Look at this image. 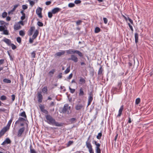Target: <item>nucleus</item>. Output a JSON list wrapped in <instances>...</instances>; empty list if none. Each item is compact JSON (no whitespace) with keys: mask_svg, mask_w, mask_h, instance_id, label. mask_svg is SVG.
<instances>
[{"mask_svg":"<svg viewBox=\"0 0 153 153\" xmlns=\"http://www.w3.org/2000/svg\"><path fill=\"white\" fill-rule=\"evenodd\" d=\"M111 91L114 93L115 92H118L119 91L117 88L113 87L111 90Z\"/></svg>","mask_w":153,"mask_h":153,"instance_id":"7c9ffc66","label":"nucleus"},{"mask_svg":"<svg viewBox=\"0 0 153 153\" xmlns=\"http://www.w3.org/2000/svg\"><path fill=\"white\" fill-rule=\"evenodd\" d=\"M82 22V21L81 20H79L76 22V25L78 26L81 25V23Z\"/></svg>","mask_w":153,"mask_h":153,"instance_id":"c03bdc74","label":"nucleus"},{"mask_svg":"<svg viewBox=\"0 0 153 153\" xmlns=\"http://www.w3.org/2000/svg\"><path fill=\"white\" fill-rule=\"evenodd\" d=\"M93 94L91 92H90L89 94V97L88 99V101L92 102L93 100Z\"/></svg>","mask_w":153,"mask_h":153,"instance_id":"a211bd4d","label":"nucleus"},{"mask_svg":"<svg viewBox=\"0 0 153 153\" xmlns=\"http://www.w3.org/2000/svg\"><path fill=\"white\" fill-rule=\"evenodd\" d=\"M37 25L39 27H42L43 26V24L42 22H37Z\"/></svg>","mask_w":153,"mask_h":153,"instance_id":"49530a36","label":"nucleus"},{"mask_svg":"<svg viewBox=\"0 0 153 153\" xmlns=\"http://www.w3.org/2000/svg\"><path fill=\"white\" fill-rule=\"evenodd\" d=\"M25 14H23L22 16L21 17V19L22 20H23L25 19Z\"/></svg>","mask_w":153,"mask_h":153,"instance_id":"0e129e2a","label":"nucleus"},{"mask_svg":"<svg viewBox=\"0 0 153 153\" xmlns=\"http://www.w3.org/2000/svg\"><path fill=\"white\" fill-rule=\"evenodd\" d=\"M38 34L39 32L37 30H36L35 31L33 35L32 38H33V39H35L37 37L38 35Z\"/></svg>","mask_w":153,"mask_h":153,"instance_id":"aec40b11","label":"nucleus"},{"mask_svg":"<svg viewBox=\"0 0 153 153\" xmlns=\"http://www.w3.org/2000/svg\"><path fill=\"white\" fill-rule=\"evenodd\" d=\"M3 41L5 42L9 46L10 45V44H11V41L10 39L7 38H4L3 39Z\"/></svg>","mask_w":153,"mask_h":153,"instance_id":"ddd939ff","label":"nucleus"},{"mask_svg":"<svg viewBox=\"0 0 153 153\" xmlns=\"http://www.w3.org/2000/svg\"><path fill=\"white\" fill-rule=\"evenodd\" d=\"M42 112L45 114H47V115H48V111L46 109H45L43 111H42Z\"/></svg>","mask_w":153,"mask_h":153,"instance_id":"680f3d73","label":"nucleus"},{"mask_svg":"<svg viewBox=\"0 0 153 153\" xmlns=\"http://www.w3.org/2000/svg\"><path fill=\"white\" fill-rule=\"evenodd\" d=\"M37 97L39 102L41 103L42 102L43 97L41 92H38L37 94Z\"/></svg>","mask_w":153,"mask_h":153,"instance_id":"423d86ee","label":"nucleus"},{"mask_svg":"<svg viewBox=\"0 0 153 153\" xmlns=\"http://www.w3.org/2000/svg\"><path fill=\"white\" fill-rule=\"evenodd\" d=\"M30 5L32 7L34 4L35 2L34 1H32L29 2Z\"/></svg>","mask_w":153,"mask_h":153,"instance_id":"6e6d98bb","label":"nucleus"},{"mask_svg":"<svg viewBox=\"0 0 153 153\" xmlns=\"http://www.w3.org/2000/svg\"><path fill=\"white\" fill-rule=\"evenodd\" d=\"M91 136L88 137L87 141L86 142V146L87 148L88 149L90 153H94L93 150L92 146L91 143V140H90Z\"/></svg>","mask_w":153,"mask_h":153,"instance_id":"f03ea898","label":"nucleus"},{"mask_svg":"<svg viewBox=\"0 0 153 153\" xmlns=\"http://www.w3.org/2000/svg\"><path fill=\"white\" fill-rule=\"evenodd\" d=\"M45 117L47 120L46 122L49 124L59 127L62 126V123H59L56 122L55 119L50 115H47Z\"/></svg>","mask_w":153,"mask_h":153,"instance_id":"f257e3e1","label":"nucleus"},{"mask_svg":"<svg viewBox=\"0 0 153 153\" xmlns=\"http://www.w3.org/2000/svg\"><path fill=\"white\" fill-rule=\"evenodd\" d=\"M73 143V141H69L68 142V144H67L68 146H70Z\"/></svg>","mask_w":153,"mask_h":153,"instance_id":"5fc2aeb1","label":"nucleus"},{"mask_svg":"<svg viewBox=\"0 0 153 153\" xmlns=\"http://www.w3.org/2000/svg\"><path fill=\"white\" fill-rule=\"evenodd\" d=\"M78 58H69L68 60H72L75 62H76L78 61Z\"/></svg>","mask_w":153,"mask_h":153,"instance_id":"c9c22d12","label":"nucleus"},{"mask_svg":"<svg viewBox=\"0 0 153 153\" xmlns=\"http://www.w3.org/2000/svg\"><path fill=\"white\" fill-rule=\"evenodd\" d=\"M3 81L4 82L7 83H10L11 82V81L10 80L7 79H3Z\"/></svg>","mask_w":153,"mask_h":153,"instance_id":"cd10ccee","label":"nucleus"},{"mask_svg":"<svg viewBox=\"0 0 153 153\" xmlns=\"http://www.w3.org/2000/svg\"><path fill=\"white\" fill-rule=\"evenodd\" d=\"M135 42L137 43L138 42V34L137 33H135L134 34Z\"/></svg>","mask_w":153,"mask_h":153,"instance_id":"5701e85b","label":"nucleus"},{"mask_svg":"<svg viewBox=\"0 0 153 153\" xmlns=\"http://www.w3.org/2000/svg\"><path fill=\"white\" fill-rule=\"evenodd\" d=\"M7 15V13L6 12H4L2 13V17L3 18H5Z\"/></svg>","mask_w":153,"mask_h":153,"instance_id":"de8ad7c7","label":"nucleus"},{"mask_svg":"<svg viewBox=\"0 0 153 153\" xmlns=\"http://www.w3.org/2000/svg\"><path fill=\"white\" fill-rule=\"evenodd\" d=\"M19 116L23 117L26 118H27V116L25 112L24 111H23V112H22L20 114H19Z\"/></svg>","mask_w":153,"mask_h":153,"instance_id":"a878e982","label":"nucleus"},{"mask_svg":"<svg viewBox=\"0 0 153 153\" xmlns=\"http://www.w3.org/2000/svg\"><path fill=\"white\" fill-rule=\"evenodd\" d=\"M102 136V133L101 132L99 133L97 136V138L98 139H100Z\"/></svg>","mask_w":153,"mask_h":153,"instance_id":"72a5a7b5","label":"nucleus"},{"mask_svg":"<svg viewBox=\"0 0 153 153\" xmlns=\"http://www.w3.org/2000/svg\"><path fill=\"white\" fill-rule=\"evenodd\" d=\"M70 109L71 106H69L68 104H67L64 105L62 111L64 113H65L66 112H68V113L69 112V110H70Z\"/></svg>","mask_w":153,"mask_h":153,"instance_id":"20e7f679","label":"nucleus"},{"mask_svg":"<svg viewBox=\"0 0 153 153\" xmlns=\"http://www.w3.org/2000/svg\"><path fill=\"white\" fill-rule=\"evenodd\" d=\"M5 27H6V26L4 25H0V31H2L5 30Z\"/></svg>","mask_w":153,"mask_h":153,"instance_id":"2f4dec72","label":"nucleus"},{"mask_svg":"<svg viewBox=\"0 0 153 153\" xmlns=\"http://www.w3.org/2000/svg\"><path fill=\"white\" fill-rule=\"evenodd\" d=\"M124 109V106L123 105H122L118 111V113L117 116V117H120L121 115L122 114V112L123 110Z\"/></svg>","mask_w":153,"mask_h":153,"instance_id":"9d476101","label":"nucleus"},{"mask_svg":"<svg viewBox=\"0 0 153 153\" xmlns=\"http://www.w3.org/2000/svg\"><path fill=\"white\" fill-rule=\"evenodd\" d=\"M42 8L40 7H38L36 10V14L38 15V16L40 18L42 17Z\"/></svg>","mask_w":153,"mask_h":153,"instance_id":"39448f33","label":"nucleus"},{"mask_svg":"<svg viewBox=\"0 0 153 153\" xmlns=\"http://www.w3.org/2000/svg\"><path fill=\"white\" fill-rule=\"evenodd\" d=\"M16 40H17V41L18 43H20L21 41V38L20 37H17L16 39Z\"/></svg>","mask_w":153,"mask_h":153,"instance_id":"864d4df0","label":"nucleus"},{"mask_svg":"<svg viewBox=\"0 0 153 153\" xmlns=\"http://www.w3.org/2000/svg\"><path fill=\"white\" fill-rule=\"evenodd\" d=\"M74 5L75 4H74L71 3H69L68 4V7H73L74 6Z\"/></svg>","mask_w":153,"mask_h":153,"instance_id":"09e8293b","label":"nucleus"},{"mask_svg":"<svg viewBox=\"0 0 153 153\" xmlns=\"http://www.w3.org/2000/svg\"><path fill=\"white\" fill-rule=\"evenodd\" d=\"M69 89L70 90V92L71 93L73 94L75 91V89H72L70 87H69Z\"/></svg>","mask_w":153,"mask_h":153,"instance_id":"ea45409f","label":"nucleus"},{"mask_svg":"<svg viewBox=\"0 0 153 153\" xmlns=\"http://www.w3.org/2000/svg\"><path fill=\"white\" fill-rule=\"evenodd\" d=\"M30 153H37L34 149H32V146L31 145L30 146Z\"/></svg>","mask_w":153,"mask_h":153,"instance_id":"bb28decb","label":"nucleus"},{"mask_svg":"<svg viewBox=\"0 0 153 153\" xmlns=\"http://www.w3.org/2000/svg\"><path fill=\"white\" fill-rule=\"evenodd\" d=\"M52 11L51 12H49L48 13V16L49 18H51L52 16Z\"/></svg>","mask_w":153,"mask_h":153,"instance_id":"37998d69","label":"nucleus"},{"mask_svg":"<svg viewBox=\"0 0 153 153\" xmlns=\"http://www.w3.org/2000/svg\"><path fill=\"white\" fill-rule=\"evenodd\" d=\"M39 108L40 109V110L42 112L43 111V110H44L45 109V106H44V105H42L41 104L40 105H39Z\"/></svg>","mask_w":153,"mask_h":153,"instance_id":"c85d7f7f","label":"nucleus"},{"mask_svg":"<svg viewBox=\"0 0 153 153\" xmlns=\"http://www.w3.org/2000/svg\"><path fill=\"white\" fill-rule=\"evenodd\" d=\"M4 141L6 144H9L11 143L10 140L8 138H7Z\"/></svg>","mask_w":153,"mask_h":153,"instance_id":"a19ab883","label":"nucleus"},{"mask_svg":"<svg viewBox=\"0 0 153 153\" xmlns=\"http://www.w3.org/2000/svg\"><path fill=\"white\" fill-rule=\"evenodd\" d=\"M96 146V153H101V150L100 149V144L98 143L96 141L94 140L93 142Z\"/></svg>","mask_w":153,"mask_h":153,"instance_id":"7ed1b4c3","label":"nucleus"},{"mask_svg":"<svg viewBox=\"0 0 153 153\" xmlns=\"http://www.w3.org/2000/svg\"><path fill=\"white\" fill-rule=\"evenodd\" d=\"M81 1L80 0H76L74 1V3L75 4H77L81 3Z\"/></svg>","mask_w":153,"mask_h":153,"instance_id":"603ef678","label":"nucleus"},{"mask_svg":"<svg viewBox=\"0 0 153 153\" xmlns=\"http://www.w3.org/2000/svg\"><path fill=\"white\" fill-rule=\"evenodd\" d=\"M34 39H33V38H30L29 40L30 43H32L33 42V40Z\"/></svg>","mask_w":153,"mask_h":153,"instance_id":"69168bd1","label":"nucleus"},{"mask_svg":"<svg viewBox=\"0 0 153 153\" xmlns=\"http://www.w3.org/2000/svg\"><path fill=\"white\" fill-rule=\"evenodd\" d=\"M128 26L129 27L130 29H131V30L132 31H133V27H132V25H131L129 23H128Z\"/></svg>","mask_w":153,"mask_h":153,"instance_id":"13d9d810","label":"nucleus"},{"mask_svg":"<svg viewBox=\"0 0 153 153\" xmlns=\"http://www.w3.org/2000/svg\"><path fill=\"white\" fill-rule=\"evenodd\" d=\"M10 46H11L13 50H14L16 48V46L13 44L11 43V44H10Z\"/></svg>","mask_w":153,"mask_h":153,"instance_id":"8fccbe9b","label":"nucleus"},{"mask_svg":"<svg viewBox=\"0 0 153 153\" xmlns=\"http://www.w3.org/2000/svg\"><path fill=\"white\" fill-rule=\"evenodd\" d=\"M100 31V29L98 27H96L95 30V32L96 33H99Z\"/></svg>","mask_w":153,"mask_h":153,"instance_id":"e433bc0d","label":"nucleus"},{"mask_svg":"<svg viewBox=\"0 0 153 153\" xmlns=\"http://www.w3.org/2000/svg\"><path fill=\"white\" fill-rule=\"evenodd\" d=\"M35 51H33L31 53V56L32 57H35Z\"/></svg>","mask_w":153,"mask_h":153,"instance_id":"bf43d9fd","label":"nucleus"},{"mask_svg":"<svg viewBox=\"0 0 153 153\" xmlns=\"http://www.w3.org/2000/svg\"><path fill=\"white\" fill-rule=\"evenodd\" d=\"M35 29V27H31L30 28V32H33V30H34Z\"/></svg>","mask_w":153,"mask_h":153,"instance_id":"338daca9","label":"nucleus"},{"mask_svg":"<svg viewBox=\"0 0 153 153\" xmlns=\"http://www.w3.org/2000/svg\"><path fill=\"white\" fill-rule=\"evenodd\" d=\"M7 97L5 95H2L1 96L0 98V99L2 101H4L7 99Z\"/></svg>","mask_w":153,"mask_h":153,"instance_id":"c756f323","label":"nucleus"},{"mask_svg":"<svg viewBox=\"0 0 153 153\" xmlns=\"http://www.w3.org/2000/svg\"><path fill=\"white\" fill-rule=\"evenodd\" d=\"M13 117H12L10 120H9V121L8 122V123L7 125V126L4 127L5 128H6L7 129L9 130L10 126L11 125V124L13 121Z\"/></svg>","mask_w":153,"mask_h":153,"instance_id":"1a4fd4ad","label":"nucleus"},{"mask_svg":"<svg viewBox=\"0 0 153 153\" xmlns=\"http://www.w3.org/2000/svg\"><path fill=\"white\" fill-rule=\"evenodd\" d=\"M70 71V67H68L66 70L65 71V74H67Z\"/></svg>","mask_w":153,"mask_h":153,"instance_id":"79ce46f5","label":"nucleus"},{"mask_svg":"<svg viewBox=\"0 0 153 153\" xmlns=\"http://www.w3.org/2000/svg\"><path fill=\"white\" fill-rule=\"evenodd\" d=\"M18 4H16L14 6L13 8V9L11 10V12H13L14 11L16 8L18 6Z\"/></svg>","mask_w":153,"mask_h":153,"instance_id":"a18cd8bd","label":"nucleus"},{"mask_svg":"<svg viewBox=\"0 0 153 153\" xmlns=\"http://www.w3.org/2000/svg\"><path fill=\"white\" fill-rule=\"evenodd\" d=\"M22 8L24 10H25L27 8V7L26 5H22Z\"/></svg>","mask_w":153,"mask_h":153,"instance_id":"052dcab7","label":"nucleus"},{"mask_svg":"<svg viewBox=\"0 0 153 153\" xmlns=\"http://www.w3.org/2000/svg\"><path fill=\"white\" fill-rule=\"evenodd\" d=\"M83 107V105L81 104H78L75 106V108L77 110H79L81 109Z\"/></svg>","mask_w":153,"mask_h":153,"instance_id":"f3484780","label":"nucleus"},{"mask_svg":"<svg viewBox=\"0 0 153 153\" xmlns=\"http://www.w3.org/2000/svg\"><path fill=\"white\" fill-rule=\"evenodd\" d=\"M25 121V120L24 118L22 117H19V118L18 120L15 122V124H19L20 122H24Z\"/></svg>","mask_w":153,"mask_h":153,"instance_id":"dca6fc26","label":"nucleus"},{"mask_svg":"<svg viewBox=\"0 0 153 153\" xmlns=\"http://www.w3.org/2000/svg\"><path fill=\"white\" fill-rule=\"evenodd\" d=\"M65 52V51H60L59 52H57L56 55L58 56H61L64 55Z\"/></svg>","mask_w":153,"mask_h":153,"instance_id":"2eb2a0df","label":"nucleus"},{"mask_svg":"<svg viewBox=\"0 0 153 153\" xmlns=\"http://www.w3.org/2000/svg\"><path fill=\"white\" fill-rule=\"evenodd\" d=\"M128 20L129 21V22L131 23V24H133V21L129 18L128 17Z\"/></svg>","mask_w":153,"mask_h":153,"instance_id":"774afa93","label":"nucleus"},{"mask_svg":"<svg viewBox=\"0 0 153 153\" xmlns=\"http://www.w3.org/2000/svg\"><path fill=\"white\" fill-rule=\"evenodd\" d=\"M19 34L20 35L22 36H23L25 35V33L23 30H21L19 31Z\"/></svg>","mask_w":153,"mask_h":153,"instance_id":"4c0bfd02","label":"nucleus"},{"mask_svg":"<svg viewBox=\"0 0 153 153\" xmlns=\"http://www.w3.org/2000/svg\"><path fill=\"white\" fill-rule=\"evenodd\" d=\"M21 28V27L19 23H17L14 25V29L15 30H19Z\"/></svg>","mask_w":153,"mask_h":153,"instance_id":"4468645a","label":"nucleus"},{"mask_svg":"<svg viewBox=\"0 0 153 153\" xmlns=\"http://www.w3.org/2000/svg\"><path fill=\"white\" fill-rule=\"evenodd\" d=\"M75 53L77 54L80 57H82V53L79 51L75 50Z\"/></svg>","mask_w":153,"mask_h":153,"instance_id":"393cba45","label":"nucleus"},{"mask_svg":"<svg viewBox=\"0 0 153 153\" xmlns=\"http://www.w3.org/2000/svg\"><path fill=\"white\" fill-rule=\"evenodd\" d=\"M3 31V34L6 35H8L9 34L8 31L7 29H5Z\"/></svg>","mask_w":153,"mask_h":153,"instance_id":"58836bf2","label":"nucleus"},{"mask_svg":"<svg viewBox=\"0 0 153 153\" xmlns=\"http://www.w3.org/2000/svg\"><path fill=\"white\" fill-rule=\"evenodd\" d=\"M85 95L84 92V89L82 88H81L79 89V97H83Z\"/></svg>","mask_w":153,"mask_h":153,"instance_id":"9b49d317","label":"nucleus"},{"mask_svg":"<svg viewBox=\"0 0 153 153\" xmlns=\"http://www.w3.org/2000/svg\"><path fill=\"white\" fill-rule=\"evenodd\" d=\"M72 76H73V74L72 73L71 74L69 75L68 76V79H71L72 78Z\"/></svg>","mask_w":153,"mask_h":153,"instance_id":"e2e57ef3","label":"nucleus"},{"mask_svg":"<svg viewBox=\"0 0 153 153\" xmlns=\"http://www.w3.org/2000/svg\"><path fill=\"white\" fill-rule=\"evenodd\" d=\"M140 98H137L136 99L135 104L136 105L138 104L140 102Z\"/></svg>","mask_w":153,"mask_h":153,"instance_id":"f704fd0d","label":"nucleus"},{"mask_svg":"<svg viewBox=\"0 0 153 153\" xmlns=\"http://www.w3.org/2000/svg\"><path fill=\"white\" fill-rule=\"evenodd\" d=\"M103 20L104 22V23L105 24H106L108 22V19H107L106 18H103Z\"/></svg>","mask_w":153,"mask_h":153,"instance_id":"3c124183","label":"nucleus"},{"mask_svg":"<svg viewBox=\"0 0 153 153\" xmlns=\"http://www.w3.org/2000/svg\"><path fill=\"white\" fill-rule=\"evenodd\" d=\"M61 10V9L59 8L56 7L53 9L51 11L52 13H53V14H55L60 11Z\"/></svg>","mask_w":153,"mask_h":153,"instance_id":"f8f14e48","label":"nucleus"},{"mask_svg":"<svg viewBox=\"0 0 153 153\" xmlns=\"http://www.w3.org/2000/svg\"><path fill=\"white\" fill-rule=\"evenodd\" d=\"M75 50L72 49H70L66 51L65 52H66L68 54H73L75 53Z\"/></svg>","mask_w":153,"mask_h":153,"instance_id":"6ab92c4d","label":"nucleus"},{"mask_svg":"<svg viewBox=\"0 0 153 153\" xmlns=\"http://www.w3.org/2000/svg\"><path fill=\"white\" fill-rule=\"evenodd\" d=\"M103 71V69L102 67V66H101L99 68V70H98V74L101 75L102 74V72Z\"/></svg>","mask_w":153,"mask_h":153,"instance_id":"412c9836","label":"nucleus"},{"mask_svg":"<svg viewBox=\"0 0 153 153\" xmlns=\"http://www.w3.org/2000/svg\"><path fill=\"white\" fill-rule=\"evenodd\" d=\"M25 130V128L24 127L20 128L18 131L17 136L21 137Z\"/></svg>","mask_w":153,"mask_h":153,"instance_id":"0eeeda50","label":"nucleus"},{"mask_svg":"<svg viewBox=\"0 0 153 153\" xmlns=\"http://www.w3.org/2000/svg\"><path fill=\"white\" fill-rule=\"evenodd\" d=\"M12 100V101H13L15 99V96L14 94H12L11 95Z\"/></svg>","mask_w":153,"mask_h":153,"instance_id":"4d7b16f0","label":"nucleus"},{"mask_svg":"<svg viewBox=\"0 0 153 153\" xmlns=\"http://www.w3.org/2000/svg\"><path fill=\"white\" fill-rule=\"evenodd\" d=\"M79 83L80 84H82L85 83V80L83 78L81 77L79 80Z\"/></svg>","mask_w":153,"mask_h":153,"instance_id":"4be33fe9","label":"nucleus"},{"mask_svg":"<svg viewBox=\"0 0 153 153\" xmlns=\"http://www.w3.org/2000/svg\"><path fill=\"white\" fill-rule=\"evenodd\" d=\"M55 70L54 69H53L51 71H50L49 72V74L51 76H52L53 74L54 73V72H55Z\"/></svg>","mask_w":153,"mask_h":153,"instance_id":"473e14b6","label":"nucleus"},{"mask_svg":"<svg viewBox=\"0 0 153 153\" xmlns=\"http://www.w3.org/2000/svg\"><path fill=\"white\" fill-rule=\"evenodd\" d=\"M48 88L47 86L44 87L42 89V91L44 93L47 94Z\"/></svg>","mask_w":153,"mask_h":153,"instance_id":"b1692460","label":"nucleus"},{"mask_svg":"<svg viewBox=\"0 0 153 153\" xmlns=\"http://www.w3.org/2000/svg\"><path fill=\"white\" fill-rule=\"evenodd\" d=\"M8 130L6 128L4 127L0 131V137L4 135L5 132Z\"/></svg>","mask_w":153,"mask_h":153,"instance_id":"6e6552de","label":"nucleus"}]
</instances>
